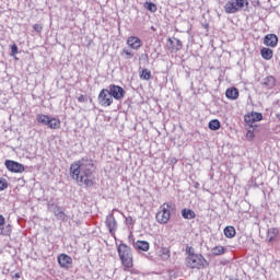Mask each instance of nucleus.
<instances>
[{"instance_id":"obj_31","label":"nucleus","mask_w":280,"mask_h":280,"mask_svg":"<svg viewBox=\"0 0 280 280\" xmlns=\"http://www.w3.org/2000/svg\"><path fill=\"white\" fill-rule=\"evenodd\" d=\"M246 139L248 141H253V139H255V129H253V130L248 129V131L246 133Z\"/></svg>"},{"instance_id":"obj_1","label":"nucleus","mask_w":280,"mask_h":280,"mask_svg":"<svg viewBox=\"0 0 280 280\" xmlns=\"http://www.w3.org/2000/svg\"><path fill=\"white\" fill-rule=\"evenodd\" d=\"M96 171L95 161L89 158H82L70 164V177L79 187H93Z\"/></svg>"},{"instance_id":"obj_9","label":"nucleus","mask_w":280,"mask_h":280,"mask_svg":"<svg viewBox=\"0 0 280 280\" xmlns=\"http://www.w3.org/2000/svg\"><path fill=\"white\" fill-rule=\"evenodd\" d=\"M107 90L109 91L112 98L117 100V102L126 97V90L119 85L110 84Z\"/></svg>"},{"instance_id":"obj_11","label":"nucleus","mask_w":280,"mask_h":280,"mask_svg":"<svg viewBox=\"0 0 280 280\" xmlns=\"http://www.w3.org/2000/svg\"><path fill=\"white\" fill-rule=\"evenodd\" d=\"M57 261L61 268L69 269L71 266H73V258L67 254H60L57 257Z\"/></svg>"},{"instance_id":"obj_37","label":"nucleus","mask_w":280,"mask_h":280,"mask_svg":"<svg viewBox=\"0 0 280 280\" xmlns=\"http://www.w3.org/2000/svg\"><path fill=\"white\" fill-rule=\"evenodd\" d=\"M186 254L188 255V257H191V255H196V253H194V247L187 246Z\"/></svg>"},{"instance_id":"obj_33","label":"nucleus","mask_w":280,"mask_h":280,"mask_svg":"<svg viewBox=\"0 0 280 280\" xmlns=\"http://www.w3.org/2000/svg\"><path fill=\"white\" fill-rule=\"evenodd\" d=\"M125 224L127 226H132L135 224V219H132V217H126L125 218Z\"/></svg>"},{"instance_id":"obj_2","label":"nucleus","mask_w":280,"mask_h":280,"mask_svg":"<svg viewBox=\"0 0 280 280\" xmlns=\"http://www.w3.org/2000/svg\"><path fill=\"white\" fill-rule=\"evenodd\" d=\"M117 250L124 270H130V268L135 266V259L132 258V249L127 244L121 243L120 245H118Z\"/></svg>"},{"instance_id":"obj_26","label":"nucleus","mask_w":280,"mask_h":280,"mask_svg":"<svg viewBox=\"0 0 280 280\" xmlns=\"http://www.w3.org/2000/svg\"><path fill=\"white\" fill-rule=\"evenodd\" d=\"M208 128L209 130H213V131L220 130V128H222V124L220 122L219 119H212L209 121Z\"/></svg>"},{"instance_id":"obj_27","label":"nucleus","mask_w":280,"mask_h":280,"mask_svg":"<svg viewBox=\"0 0 280 280\" xmlns=\"http://www.w3.org/2000/svg\"><path fill=\"white\" fill-rule=\"evenodd\" d=\"M212 255H214L215 257L220 256V255H224V253H226V247L219 245V246H214L211 249Z\"/></svg>"},{"instance_id":"obj_7","label":"nucleus","mask_w":280,"mask_h":280,"mask_svg":"<svg viewBox=\"0 0 280 280\" xmlns=\"http://www.w3.org/2000/svg\"><path fill=\"white\" fill-rule=\"evenodd\" d=\"M97 102L100 106H103L104 108L113 106L114 98L108 89H102L100 91Z\"/></svg>"},{"instance_id":"obj_34","label":"nucleus","mask_w":280,"mask_h":280,"mask_svg":"<svg viewBox=\"0 0 280 280\" xmlns=\"http://www.w3.org/2000/svg\"><path fill=\"white\" fill-rule=\"evenodd\" d=\"M78 102H79L80 104H84V103L89 102V96L81 94V95L78 97Z\"/></svg>"},{"instance_id":"obj_30","label":"nucleus","mask_w":280,"mask_h":280,"mask_svg":"<svg viewBox=\"0 0 280 280\" xmlns=\"http://www.w3.org/2000/svg\"><path fill=\"white\" fill-rule=\"evenodd\" d=\"M144 8L149 12H156V10H158L156 5L153 2H145Z\"/></svg>"},{"instance_id":"obj_36","label":"nucleus","mask_w":280,"mask_h":280,"mask_svg":"<svg viewBox=\"0 0 280 280\" xmlns=\"http://www.w3.org/2000/svg\"><path fill=\"white\" fill-rule=\"evenodd\" d=\"M16 54H19V46H16V44H13L11 46V56H16Z\"/></svg>"},{"instance_id":"obj_3","label":"nucleus","mask_w":280,"mask_h":280,"mask_svg":"<svg viewBox=\"0 0 280 280\" xmlns=\"http://www.w3.org/2000/svg\"><path fill=\"white\" fill-rule=\"evenodd\" d=\"M176 209V205L174 202L168 201L164 202L160 206L159 211L155 214V220L159 224H167L172 219V213H174Z\"/></svg>"},{"instance_id":"obj_10","label":"nucleus","mask_w":280,"mask_h":280,"mask_svg":"<svg viewBox=\"0 0 280 280\" xmlns=\"http://www.w3.org/2000/svg\"><path fill=\"white\" fill-rule=\"evenodd\" d=\"M4 165L13 174H23L25 172V166L13 160H5Z\"/></svg>"},{"instance_id":"obj_22","label":"nucleus","mask_w":280,"mask_h":280,"mask_svg":"<svg viewBox=\"0 0 280 280\" xmlns=\"http://www.w3.org/2000/svg\"><path fill=\"white\" fill-rule=\"evenodd\" d=\"M136 248H138V250H142L143 253H148L150 250V243H148V241H137Z\"/></svg>"},{"instance_id":"obj_38","label":"nucleus","mask_w":280,"mask_h":280,"mask_svg":"<svg viewBox=\"0 0 280 280\" xmlns=\"http://www.w3.org/2000/svg\"><path fill=\"white\" fill-rule=\"evenodd\" d=\"M13 277L14 279H21V272L15 273Z\"/></svg>"},{"instance_id":"obj_5","label":"nucleus","mask_w":280,"mask_h":280,"mask_svg":"<svg viewBox=\"0 0 280 280\" xmlns=\"http://www.w3.org/2000/svg\"><path fill=\"white\" fill-rule=\"evenodd\" d=\"M207 265V259L201 254H192L186 257V266L191 270H202Z\"/></svg>"},{"instance_id":"obj_20","label":"nucleus","mask_w":280,"mask_h":280,"mask_svg":"<svg viewBox=\"0 0 280 280\" xmlns=\"http://www.w3.org/2000/svg\"><path fill=\"white\" fill-rule=\"evenodd\" d=\"M182 218H184V220H195L196 212L191 209L184 208L182 210Z\"/></svg>"},{"instance_id":"obj_28","label":"nucleus","mask_w":280,"mask_h":280,"mask_svg":"<svg viewBox=\"0 0 280 280\" xmlns=\"http://www.w3.org/2000/svg\"><path fill=\"white\" fill-rule=\"evenodd\" d=\"M55 215L56 218H58V220H61L62 222L67 220V214L60 208L57 209V211L55 212Z\"/></svg>"},{"instance_id":"obj_17","label":"nucleus","mask_w":280,"mask_h":280,"mask_svg":"<svg viewBox=\"0 0 280 280\" xmlns=\"http://www.w3.org/2000/svg\"><path fill=\"white\" fill-rule=\"evenodd\" d=\"M260 56L264 60H272L275 51L268 47H262L260 49Z\"/></svg>"},{"instance_id":"obj_32","label":"nucleus","mask_w":280,"mask_h":280,"mask_svg":"<svg viewBox=\"0 0 280 280\" xmlns=\"http://www.w3.org/2000/svg\"><path fill=\"white\" fill-rule=\"evenodd\" d=\"M122 56H126L127 59H130L135 56V52L128 50V49H122V52H121Z\"/></svg>"},{"instance_id":"obj_25","label":"nucleus","mask_w":280,"mask_h":280,"mask_svg":"<svg viewBox=\"0 0 280 280\" xmlns=\"http://www.w3.org/2000/svg\"><path fill=\"white\" fill-rule=\"evenodd\" d=\"M139 78L140 80H152V71H150L148 68H144L142 70L139 71Z\"/></svg>"},{"instance_id":"obj_4","label":"nucleus","mask_w":280,"mask_h":280,"mask_svg":"<svg viewBox=\"0 0 280 280\" xmlns=\"http://www.w3.org/2000/svg\"><path fill=\"white\" fill-rule=\"evenodd\" d=\"M36 121L42 124V126H47L50 130H60V126H62L60 118L50 117L45 114H38L36 116Z\"/></svg>"},{"instance_id":"obj_23","label":"nucleus","mask_w":280,"mask_h":280,"mask_svg":"<svg viewBox=\"0 0 280 280\" xmlns=\"http://www.w3.org/2000/svg\"><path fill=\"white\" fill-rule=\"evenodd\" d=\"M223 233L225 237H228L229 240H233V237L237 234L235 228L232 225L225 226Z\"/></svg>"},{"instance_id":"obj_39","label":"nucleus","mask_w":280,"mask_h":280,"mask_svg":"<svg viewBox=\"0 0 280 280\" xmlns=\"http://www.w3.org/2000/svg\"><path fill=\"white\" fill-rule=\"evenodd\" d=\"M132 275H137V271H131Z\"/></svg>"},{"instance_id":"obj_18","label":"nucleus","mask_w":280,"mask_h":280,"mask_svg":"<svg viewBox=\"0 0 280 280\" xmlns=\"http://www.w3.org/2000/svg\"><path fill=\"white\" fill-rule=\"evenodd\" d=\"M225 97H228V100H237V97H240V90H237V88H229L225 91Z\"/></svg>"},{"instance_id":"obj_12","label":"nucleus","mask_w":280,"mask_h":280,"mask_svg":"<svg viewBox=\"0 0 280 280\" xmlns=\"http://www.w3.org/2000/svg\"><path fill=\"white\" fill-rule=\"evenodd\" d=\"M0 235H4L5 237H10L12 235V225H5V217L0 214Z\"/></svg>"},{"instance_id":"obj_19","label":"nucleus","mask_w":280,"mask_h":280,"mask_svg":"<svg viewBox=\"0 0 280 280\" xmlns=\"http://www.w3.org/2000/svg\"><path fill=\"white\" fill-rule=\"evenodd\" d=\"M279 236V229L270 228L267 231V241L268 242H277V237Z\"/></svg>"},{"instance_id":"obj_15","label":"nucleus","mask_w":280,"mask_h":280,"mask_svg":"<svg viewBox=\"0 0 280 280\" xmlns=\"http://www.w3.org/2000/svg\"><path fill=\"white\" fill-rule=\"evenodd\" d=\"M264 45H266V47H271V49H275V47L279 45V37H277L276 34H268L264 38Z\"/></svg>"},{"instance_id":"obj_16","label":"nucleus","mask_w":280,"mask_h":280,"mask_svg":"<svg viewBox=\"0 0 280 280\" xmlns=\"http://www.w3.org/2000/svg\"><path fill=\"white\" fill-rule=\"evenodd\" d=\"M127 45L130 47V49H135L137 51L138 49H141L143 44L141 43V38L137 36H129L127 38Z\"/></svg>"},{"instance_id":"obj_6","label":"nucleus","mask_w":280,"mask_h":280,"mask_svg":"<svg viewBox=\"0 0 280 280\" xmlns=\"http://www.w3.org/2000/svg\"><path fill=\"white\" fill-rule=\"evenodd\" d=\"M248 0H230L224 5L225 14H236L240 10H244V8H248Z\"/></svg>"},{"instance_id":"obj_13","label":"nucleus","mask_w":280,"mask_h":280,"mask_svg":"<svg viewBox=\"0 0 280 280\" xmlns=\"http://www.w3.org/2000/svg\"><path fill=\"white\" fill-rule=\"evenodd\" d=\"M105 224L110 235L115 237V233L117 231V220L115 219V215L113 214L107 215Z\"/></svg>"},{"instance_id":"obj_21","label":"nucleus","mask_w":280,"mask_h":280,"mask_svg":"<svg viewBox=\"0 0 280 280\" xmlns=\"http://www.w3.org/2000/svg\"><path fill=\"white\" fill-rule=\"evenodd\" d=\"M264 86H267V89H275V86H277V79L273 75L265 78Z\"/></svg>"},{"instance_id":"obj_8","label":"nucleus","mask_w":280,"mask_h":280,"mask_svg":"<svg viewBox=\"0 0 280 280\" xmlns=\"http://www.w3.org/2000/svg\"><path fill=\"white\" fill-rule=\"evenodd\" d=\"M264 115L257 112H250L244 116V121L249 128H257V125L254 124H257V121H261Z\"/></svg>"},{"instance_id":"obj_35","label":"nucleus","mask_w":280,"mask_h":280,"mask_svg":"<svg viewBox=\"0 0 280 280\" xmlns=\"http://www.w3.org/2000/svg\"><path fill=\"white\" fill-rule=\"evenodd\" d=\"M33 30H34V32H36V34H40V32H43V25L42 24H34Z\"/></svg>"},{"instance_id":"obj_29","label":"nucleus","mask_w":280,"mask_h":280,"mask_svg":"<svg viewBox=\"0 0 280 280\" xmlns=\"http://www.w3.org/2000/svg\"><path fill=\"white\" fill-rule=\"evenodd\" d=\"M10 184L8 183V179L0 177V191H5Z\"/></svg>"},{"instance_id":"obj_14","label":"nucleus","mask_w":280,"mask_h":280,"mask_svg":"<svg viewBox=\"0 0 280 280\" xmlns=\"http://www.w3.org/2000/svg\"><path fill=\"white\" fill-rule=\"evenodd\" d=\"M167 43H170V51L172 54H178V51H180V49H183V42L176 37L168 38Z\"/></svg>"},{"instance_id":"obj_24","label":"nucleus","mask_w":280,"mask_h":280,"mask_svg":"<svg viewBox=\"0 0 280 280\" xmlns=\"http://www.w3.org/2000/svg\"><path fill=\"white\" fill-rule=\"evenodd\" d=\"M158 256L160 257V259H161L162 261H167V259H170V257H171L170 248L162 247V248L159 250Z\"/></svg>"}]
</instances>
